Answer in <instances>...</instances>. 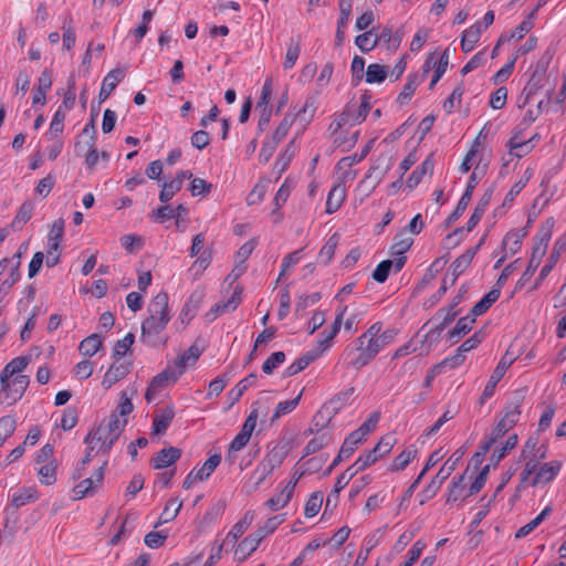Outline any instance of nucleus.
I'll return each instance as SVG.
<instances>
[{
  "instance_id": "f257e3e1",
  "label": "nucleus",
  "mask_w": 566,
  "mask_h": 566,
  "mask_svg": "<svg viewBox=\"0 0 566 566\" xmlns=\"http://www.w3.org/2000/svg\"><path fill=\"white\" fill-rule=\"evenodd\" d=\"M149 316L142 323L140 339L143 343L156 346L163 343L160 334L165 331L169 316L168 294L158 293L148 306Z\"/></svg>"
},
{
  "instance_id": "f03ea898",
  "label": "nucleus",
  "mask_w": 566,
  "mask_h": 566,
  "mask_svg": "<svg viewBox=\"0 0 566 566\" xmlns=\"http://www.w3.org/2000/svg\"><path fill=\"white\" fill-rule=\"evenodd\" d=\"M126 424L127 419H119L117 413L114 412L107 422H102L94 431L87 434V440L90 442L96 439L102 441L99 450L103 453H107L122 434Z\"/></svg>"
},
{
  "instance_id": "7ed1b4c3",
  "label": "nucleus",
  "mask_w": 566,
  "mask_h": 566,
  "mask_svg": "<svg viewBox=\"0 0 566 566\" xmlns=\"http://www.w3.org/2000/svg\"><path fill=\"white\" fill-rule=\"evenodd\" d=\"M382 324L380 322L374 323L364 334H361L357 342L360 345H366L376 355L389 343L394 340L397 335V331L388 328L381 332Z\"/></svg>"
},
{
  "instance_id": "20e7f679",
  "label": "nucleus",
  "mask_w": 566,
  "mask_h": 566,
  "mask_svg": "<svg viewBox=\"0 0 566 566\" xmlns=\"http://www.w3.org/2000/svg\"><path fill=\"white\" fill-rule=\"evenodd\" d=\"M29 384L30 378L27 375H18L14 378L4 379V381L0 376V403L11 406L19 401Z\"/></svg>"
},
{
  "instance_id": "39448f33",
  "label": "nucleus",
  "mask_w": 566,
  "mask_h": 566,
  "mask_svg": "<svg viewBox=\"0 0 566 566\" xmlns=\"http://www.w3.org/2000/svg\"><path fill=\"white\" fill-rule=\"evenodd\" d=\"M522 401L523 398L521 396H516L512 401H510L506 405L503 417L491 431V433L495 438H502L510 429H512L517 423L521 416Z\"/></svg>"
},
{
  "instance_id": "423d86ee",
  "label": "nucleus",
  "mask_w": 566,
  "mask_h": 566,
  "mask_svg": "<svg viewBox=\"0 0 566 566\" xmlns=\"http://www.w3.org/2000/svg\"><path fill=\"white\" fill-rule=\"evenodd\" d=\"M484 172H485L484 167H480V165L475 166L473 172L471 174V176L469 178V181L467 184L464 192L462 193L455 209L453 210V212L449 216V218L447 220V222L449 224L457 221L463 214L468 205L471 201L473 190L479 182V179H480L479 175L483 176Z\"/></svg>"
},
{
  "instance_id": "0eeeda50",
  "label": "nucleus",
  "mask_w": 566,
  "mask_h": 566,
  "mask_svg": "<svg viewBox=\"0 0 566 566\" xmlns=\"http://www.w3.org/2000/svg\"><path fill=\"white\" fill-rule=\"evenodd\" d=\"M394 165V157L389 154H381L376 159L375 164L368 169L364 182H370L374 189L388 174Z\"/></svg>"
},
{
  "instance_id": "6e6552de",
  "label": "nucleus",
  "mask_w": 566,
  "mask_h": 566,
  "mask_svg": "<svg viewBox=\"0 0 566 566\" xmlns=\"http://www.w3.org/2000/svg\"><path fill=\"white\" fill-rule=\"evenodd\" d=\"M107 462L105 461L99 468L94 471L91 478L82 480L73 488L74 499L81 500L87 495H92L99 488L104 480V473Z\"/></svg>"
},
{
  "instance_id": "1a4fd4ad",
  "label": "nucleus",
  "mask_w": 566,
  "mask_h": 566,
  "mask_svg": "<svg viewBox=\"0 0 566 566\" xmlns=\"http://www.w3.org/2000/svg\"><path fill=\"white\" fill-rule=\"evenodd\" d=\"M513 361L514 358L510 357L507 353L501 358L495 369L493 370L486 386L484 387V390L480 397V405H483L488 399H490L494 395L496 385L503 378L507 368L513 364Z\"/></svg>"
},
{
  "instance_id": "9d476101",
  "label": "nucleus",
  "mask_w": 566,
  "mask_h": 566,
  "mask_svg": "<svg viewBox=\"0 0 566 566\" xmlns=\"http://www.w3.org/2000/svg\"><path fill=\"white\" fill-rule=\"evenodd\" d=\"M346 310H347V306H344L336 314L335 321H334L333 325L331 326V328L329 329H324L319 334L318 349L315 350L314 353H319V356H321L331 346L332 340L334 339V337L337 335V333L340 329V326H342V323H343V318H344V314H345Z\"/></svg>"
},
{
  "instance_id": "9b49d317",
  "label": "nucleus",
  "mask_w": 566,
  "mask_h": 566,
  "mask_svg": "<svg viewBox=\"0 0 566 566\" xmlns=\"http://www.w3.org/2000/svg\"><path fill=\"white\" fill-rule=\"evenodd\" d=\"M132 368L130 363L125 361H114L108 370L105 373L104 378L102 380V385L105 389H109L113 385H115L117 381L125 378Z\"/></svg>"
},
{
  "instance_id": "f8f14e48",
  "label": "nucleus",
  "mask_w": 566,
  "mask_h": 566,
  "mask_svg": "<svg viewBox=\"0 0 566 566\" xmlns=\"http://www.w3.org/2000/svg\"><path fill=\"white\" fill-rule=\"evenodd\" d=\"M458 315V311H455L454 305H449L448 308H442L437 312L433 317V321L440 319L439 324H437L432 329L428 332L426 338H438L441 332L454 321Z\"/></svg>"
},
{
  "instance_id": "ddd939ff",
  "label": "nucleus",
  "mask_w": 566,
  "mask_h": 566,
  "mask_svg": "<svg viewBox=\"0 0 566 566\" xmlns=\"http://www.w3.org/2000/svg\"><path fill=\"white\" fill-rule=\"evenodd\" d=\"M564 252H566V233L556 240L547 263L541 269L536 285L549 274Z\"/></svg>"
},
{
  "instance_id": "4468645a",
  "label": "nucleus",
  "mask_w": 566,
  "mask_h": 566,
  "mask_svg": "<svg viewBox=\"0 0 566 566\" xmlns=\"http://www.w3.org/2000/svg\"><path fill=\"white\" fill-rule=\"evenodd\" d=\"M125 73L122 69H114L109 71L103 80L102 87L98 94L99 103L105 102L111 93L115 90L117 84L122 82Z\"/></svg>"
},
{
  "instance_id": "2eb2a0df",
  "label": "nucleus",
  "mask_w": 566,
  "mask_h": 566,
  "mask_svg": "<svg viewBox=\"0 0 566 566\" xmlns=\"http://www.w3.org/2000/svg\"><path fill=\"white\" fill-rule=\"evenodd\" d=\"M180 457L181 450L179 448H164L153 458V467L154 469H165L177 462Z\"/></svg>"
},
{
  "instance_id": "dca6fc26",
  "label": "nucleus",
  "mask_w": 566,
  "mask_h": 566,
  "mask_svg": "<svg viewBox=\"0 0 566 566\" xmlns=\"http://www.w3.org/2000/svg\"><path fill=\"white\" fill-rule=\"evenodd\" d=\"M560 468L562 463L559 461L544 463L535 474L532 485L534 486L536 484H546L551 482L558 474Z\"/></svg>"
},
{
  "instance_id": "f3484780",
  "label": "nucleus",
  "mask_w": 566,
  "mask_h": 566,
  "mask_svg": "<svg viewBox=\"0 0 566 566\" xmlns=\"http://www.w3.org/2000/svg\"><path fill=\"white\" fill-rule=\"evenodd\" d=\"M201 354L202 352L197 345H191L171 366L175 370H179L181 376L188 366H193L197 363Z\"/></svg>"
},
{
  "instance_id": "a211bd4d",
  "label": "nucleus",
  "mask_w": 566,
  "mask_h": 566,
  "mask_svg": "<svg viewBox=\"0 0 566 566\" xmlns=\"http://www.w3.org/2000/svg\"><path fill=\"white\" fill-rule=\"evenodd\" d=\"M180 377V371L169 365L161 373L156 375L150 381V390H157L158 392L167 387L168 382H176Z\"/></svg>"
},
{
  "instance_id": "6ab92c4d",
  "label": "nucleus",
  "mask_w": 566,
  "mask_h": 566,
  "mask_svg": "<svg viewBox=\"0 0 566 566\" xmlns=\"http://www.w3.org/2000/svg\"><path fill=\"white\" fill-rule=\"evenodd\" d=\"M478 251L479 245L472 247L453 261L451 284H454L457 277L468 269Z\"/></svg>"
},
{
  "instance_id": "aec40b11",
  "label": "nucleus",
  "mask_w": 566,
  "mask_h": 566,
  "mask_svg": "<svg viewBox=\"0 0 566 566\" xmlns=\"http://www.w3.org/2000/svg\"><path fill=\"white\" fill-rule=\"evenodd\" d=\"M174 417L175 411L169 407L156 412L153 418V434H164L170 426Z\"/></svg>"
},
{
  "instance_id": "412c9836",
  "label": "nucleus",
  "mask_w": 566,
  "mask_h": 566,
  "mask_svg": "<svg viewBox=\"0 0 566 566\" xmlns=\"http://www.w3.org/2000/svg\"><path fill=\"white\" fill-rule=\"evenodd\" d=\"M482 33V24L474 23L469 29L464 30L461 38V49L464 53L471 52L475 44L479 42Z\"/></svg>"
},
{
  "instance_id": "4be33fe9",
  "label": "nucleus",
  "mask_w": 566,
  "mask_h": 566,
  "mask_svg": "<svg viewBox=\"0 0 566 566\" xmlns=\"http://www.w3.org/2000/svg\"><path fill=\"white\" fill-rule=\"evenodd\" d=\"M258 375L252 373L245 378L241 379L229 392L228 398L230 400L229 408L240 400L242 395L253 385H255Z\"/></svg>"
},
{
  "instance_id": "5701e85b",
  "label": "nucleus",
  "mask_w": 566,
  "mask_h": 566,
  "mask_svg": "<svg viewBox=\"0 0 566 566\" xmlns=\"http://www.w3.org/2000/svg\"><path fill=\"white\" fill-rule=\"evenodd\" d=\"M493 190L488 189L481 199L479 200L478 205L474 208L473 213L471 214L468 223H467V231H472L473 228L479 223V221L482 219L486 207L489 206L491 198H492Z\"/></svg>"
},
{
  "instance_id": "b1692460",
  "label": "nucleus",
  "mask_w": 566,
  "mask_h": 566,
  "mask_svg": "<svg viewBox=\"0 0 566 566\" xmlns=\"http://www.w3.org/2000/svg\"><path fill=\"white\" fill-rule=\"evenodd\" d=\"M296 482H289L287 485L275 496L266 501V505L272 511H277L287 505L293 496Z\"/></svg>"
},
{
  "instance_id": "393cba45",
  "label": "nucleus",
  "mask_w": 566,
  "mask_h": 566,
  "mask_svg": "<svg viewBox=\"0 0 566 566\" xmlns=\"http://www.w3.org/2000/svg\"><path fill=\"white\" fill-rule=\"evenodd\" d=\"M500 289H492L472 308L471 314L476 318L484 314L500 297Z\"/></svg>"
},
{
  "instance_id": "a878e982",
  "label": "nucleus",
  "mask_w": 566,
  "mask_h": 566,
  "mask_svg": "<svg viewBox=\"0 0 566 566\" xmlns=\"http://www.w3.org/2000/svg\"><path fill=\"white\" fill-rule=\"evenodd\" d=\"M29 363L30 358L24 356L13 358L2 369L0 374V376H2V380L4 381L7 378H14L27 368Z\"/></svg>"
},
{
  "instance_id": "bb28decb",
  "label": "nucleus",
  "mask_w": 566,
  "mask_h": 566,
  "mask_svg": "<svg viewBox=\"0 0 566 566\" xmlns=\"http://www.w3.org/2000/svg\"><path fill=\"white\" fill-rule=\"evenodd\" d=\"M461 459V454L455 457V453L440 468L438 473L430 481L436 489L440 490L443 482L450 476L452 471L455 469L458 461Z\"/></svg>"
},
{
  "instance_id": "cd10ccee",
  "label": "nucleus",
  "mask_w": 566,
  "mask_h": 566,
  "mask_svg": "<svg viewBox=\"0 0 566 566\" xmlns=\"http://www.w3.org/2000/svg\"><path fill=\"white\" fill-rule=\"evenodd\" d=\"M358 473V471L352 464L348 467L336 480L334 489L328 494L326 499V506L331 504V497L335 496V500H338V495L340 491L349 483V481Z\"/></svg>"
},
{
  "instance_id": "c85d7f7f",
  "label": "nucleus",
  "mask_w": 566,
  "mask_h": 566,
  "mask_svg": "<svg viewBox=\"0 0 566 566\" xmlns=\"http://www.w3.org/2000/svg\"><path fill=\"white\" fill-rule=\"evenodd\" d=\"M474 322L475 317L471 313L464 317H461L457 322L455 326L451 331H449V338L453 343L458 342L462 336H464L472 329V325Z\"/></svg>"
},
{
  "instance_id": "c756f323",
  "label": "nucleus",
  "mask_w": 566,
  "mask_h": 566,
  "mask_svg": "<svg viewBox=\"0 0 566 566\" xmlns=\"http://www.w3.org/2000/svg\"><path fill=\"white\" fill-rule=\"evenodd\" d=\"M345 188L340 185L334 186L327 196L326 213L332 214L336 212L340 208L343 201L345 200Z\"/></svg>"
},
{
  "instance_id": "7c9ffc66",
  "label": "nucleus",
  "mask_w": 566,
  "mask_h": 566,
  "mask_svg": "<svg viewBox=\"0 0 566 566\" xmlns=\"http://www.w3.org/2000/svg\"><path fill=\"white\" fill-rule=\"evenodd\" d=\"M319 357V353L308 352L303 356L298 357L294 363H292L283 373L284 377L294 376L302 370H304L312 361Z\"/></svg>"
},
{
  "instance_id": "2f4dec72",
  "label": "nucleus",
  "mask_w": 566,
  "mask_h": 566,
  "mask_svg": "<svg viewBox=\"0 0 566 566\" xmlns=\"http://www.w3.org/2000/svg\"><path fill=\"white\" fill-rule=\"evenodd\" d=\"M546 82V76L533 72L532 76L530 77L527 84L523 90V94L525 95V103H530L534 98V96L539 92V90L544 88Z\"/></svg>"
},
{
  "instance_id": "473e14b6",
  "label": "nucleus",
  "mask_w": 566,
  "mask_h": 566,
  "mask_svg": "<svg viewBox=\"0 0 566 566\" xmlns=\"http://www.w3.org/2000/svg\"><path fill=\"white\" fill-rule=\"evenodd\" d=\"M432 170H433V160H432V155H431L426 160H423L422 164L411 172V175L407 179V187L410 189H413L421 182L423 176L428 172H432Z\"/></svg>"
},
{
  "instance_id": "72a5a7b5",
  "label": "nucleus",
  "mask_w": 566,
  "mask_h": 566,
  "mask_svg": "<svg viewBox=\"0 0 566 566\" xmlns=\"http://www.w3.org/2000/svg\"><path fill=\"white\" fill-rule=\"evenodd\" d=\"M292 188H293V182L290 181L289 179H286L283 182V185L280 187V189L277 190V192L274 197L273 203H274L275 208L272 211V214L275 216L274 222H276V223L282 220V214L279 213L277 211L286 202Z\"/></svg>"
},
{
  "instance_id": "f704fd0d",
  "label": "nucleus",
  "mask_w": 566,
  "mask_h": 566,
  "mask_svg": "<svg viewBox=\"0 0 566 566\" xmlns=\"http://www.w3.org/2000/svg\"><path fill=\"white\" fill-rule=\"evenodd\" d=\"M181 507H182L181 500H179L178 497L170 499L166 503V505L159 516V521L155 524V527H158L161 524L172 521L178 515Z\"/></svg>"
},
{
  "instance_id": "c9c22d12",
  "label": "nucleus",
  "mask_w": 566,
  "mask_h": 566,
  "mask_svg": "<svg viewBox=\"0 0 566 566\" xmlns=\"http://www.w3.org/2000/svg\"><path fill=\"white\" fill-rule=\"evenodd\" d=\"M361 442L349 433L344 440L337 457L333 460L332 467L338 465L344 459L349 458Z\"/></svg>"
},
{
  "instance_id": "e433bc0d",
  "label": "nucleus",
  "mask_w": 566,
  "mask_h": 566,
  "mask_svg": "<svg viewBox=\"0 0 566 566\" xmlns=\"http://www.w3.org/2000/svg\"><path fill=\"white\" fill-rule=\"evenodd\" d=\"M555 221L553 218H549L543 223L535 237V244L533 248H542L543 251H547L548 242L552 238L553 228H554Z\"/></svg>"
},
{
  "instance_id": "4c0bfd02",
  "label": "nucleus",
  "mask_w": 566,
  "mask_h": 566,
  "mask_svg": "<svg viewBox=\"0 0 566 566\" xmlns=\"http://www.w3.org/2000/svg\"><path fill=\"white\" fill-rule=\"evenodd\" d=\"M102 345V337L98 334H92L80 343L78 350L83 356L92 357L99 350Z\"/></svg>"
},
{
  "instance_id": "58836bf2",
  "label": "nucleus",
  "mask_w": 566,
  "mask_h": 566,
  "mask_svg": "<svg viewBox=\"0 0 566 566\" xmlns=\"http://www.w3.org/2000/svg\"><path fill=\"white\" fill-rule=\"evenodd\" d=\"M253 520L254 512L247 511L244 513V516L232 526L231 531L227 535V541L231 538L232 542H235L239 537L243 535V533L252 524Z\"/></svg>"
},
{
  "instance_id": "ea45409f",
  "label": "nucleus",
  "mask_w": 566,
  "mask_h": 566,
  "mask_svg": "<svg viewBox=\"0 0 566 566\" xmlns=\"http://www.w3.org/2000/svg\"><path fill=\"white\" fill-rule=\"evenodd\" d=\"M274 470V468L262 460L250 476V481L252 482L251 490L255 491L266 480V478L273 473Z\"/></svg>"
},
{
  "instance_id": "a19ab883",
  "label": "nucleus",
  "mask_w": 566,
  "mask_h": 566,
  "mask_svg": "<svg viewBox=\"0 0 566 566\" xmlns=\"http://www.w3.org/2000/svg\"><path fill=\"white\" fill-rule=\"evenodd\" d=\"M274 470V468L262 460L250 476V481L252 482L251 490L255 491L266 480V478L273 473Z\"/></svg>"
},
{
  "instance_id": "79ce46f5",
  "label": "nucleus",
  "mask_w": 566,
  "mask_h": 566,
  "mask_svg": "<svg viewBox=\"0 0 566 566\" xmlns=\"http://www.w3.org/2000/svg\"><path fill=\"white\" fill-rule=\"evenodd\" d=\"M274 470V468L262 460L250 476V481L252 482L251 490L255 491L266 480V478L273 473Z\"/></svg>"
},
{
  "instance_id": "37998d69",
  "label": "nucleus",
  "mask_w": 566,
  "mask_h": 566,
  "mask_svg": "<svg viewBox=\"0 0 566 566\" xmlns=\"http://www.w3.org/2000/svg\"><path fill=\"white\" fill-rule=\"evenodd\" d=\"M525 235L526 230L507 232L502 241L503 249L509 251L510 254H515L521 249Z\"/></svg>"
},
{
  "instance_id": "c03bdc74",
  "label": "nucleus",
  "mask_w": 566,
  "mask_h": 566,
  "mask_svg": "<svg viewBox=\"0 0 566 566\" xmlns=\"http://www.w3.org/2000/svg\"><path fill=\"white\" fill-rule=\"evenodd\" d=\"M338 242H339V235L338 233H333L326 241V243L323 245V248L321 249L319 253H318V261L323 264H328L334 254H335V250L338 245Z\"/></svg>"
},
{
  "instance_id": "a18cd8bd",
  "label": "nucleus",
  "mask_w": 566,
  "mask_h": 566,
  "mask_svg": "<svg viewBox=\"0 0 566 566\" xmlns=\"http://www.w3.org/2000/svg\"><path fill=\"white\" fill-rule=\"evenodd\" d=\"M379 413L378 412H373L369 418L363 423L359 426L358 429L354 430L353 432H350L353 434V437H355V439H358L360 442H363L366 437L373 432L379 421Z\"/></svg>"
},
{
  "instance_id": "49530a36",
  "label": "nucleus",
  "mask_w": 566,
  "mask_h": 566,
  "mask_svg": "<svg viewBox=\"0 0 566 566\" xmlns=\"http://www.w3.org/2000/svg\"><path fill=\"white\" fill-rule=\"evenodd\" d=\"M20 265L21 261H15V263H13V265L10 269L9 276L6 280H3L0 284L1 298L7 296L10 293L11 287L20 280Z\"/></svg>"
},
{
  "instance_id": "de8ad7c7",
  "label": "nucleus",
  "mask_w": 566,
  "mask_h": 566,
  "mask_svg": "<svg viewBox=\"0 0 566 566\" xmlns=\"http://www.w3.org/2000/svg\"><path fill=\"white\" fill-rule=\"evenodd\" d=\"M300 52H301V38L300 36L292 38L289 43L287 50H286L285 61L283 63L284 69H286V70L292 69L295 65V63L300 56Z\"/></svg>"
},
{
  "instance_id": "09e8293b",
  "label": "nucleus",
  "mask_w": 566,
  "mask_h": 566,
  "mask_svg": "<svg viewBox=\"0 0 566 566\" xmlns=\"http://www.w3.org/2000/svg\"><path fill=\"white\" fill-rule=\"evenodd\" d=\"M220 462H221V455L213 454L205 461V463L201 465L200 469H198V470L195 469V473L199 478V481L207 480L213 473V471L217 469V467L220 464Z\"/></svg>"
},
{
  "instance_id": "8fccbe9b",
  "label": "nucleus",
  "mask_w": 566,
  "mask_h": 566,
  "mask_svg": "<svg viewBox=\"0 0 566 566\" xmlns=\"http://www.w3.org/2000/svg\"><path fill=\"white\" fill-rule=\"evenodd\" d=\"M419 84H420L419 75L416 73L409 74L407 77V83L403 85L402 91L398 95L397 101L401 105L405 104L407 101H409L411 98V96L413 95V93Z\"/></svg>"
},
{
  "instance_id": "3c124183",
  "label": "nucleus",
  "mask_w": 566,
  "mask_h": 566,
  "mask_svg": "<svg viewBox=\"0 0 566 566\" xmlns=\"http://www.w3.org/2000/svg\"><path fill=\"white\" fill-rule=\"evenodd\" d=\"M388 74V67L381 64H369L366 71L367 83H381L386 80Z\"/></svg>"
},
{
  "instance_id": "603ef678",
  "label": "nucleus",
  "mask_w": 566,
  "mask_h": 566,
  "mask_svg": "<svg viewBox=\"0 0 566 566\" xmlns=\"http://www.w3.org/2000/svg\"><path fill=\"white\" fill-rule=\"evenodd\" d=\"M551 513V507H545L535 518L520 527L515 533V538H522L533 532Z\"/></svg>"
},
{
  "instance_id": "864d4df0",
  "label": "nucleus",
  "mask_w": 566,
  "mask_h": 566,
  "mask_svg": "<svg viewBox=\"0 0 566 566\" xmlns=\"http://www.w3.org/2000/svg\"><path fill=\"white\" fill-rule=\"evenodd\" d=\"M396 443V438L392 434L384 436L379 442L374 447L370 452L376 457V459H380L388 454Z\"/></svg>"
},
{
  "instance_id": "5fc2aeb1",
  "label": "nucleus",
  "mask_w": 566,
  "mask_h": 566,
  "mask_svg": "<svg viewBox=\"0 0 566 566\" xmlns=\"http://www.w3.org/2000/svg\"><path fill=\"white\" fill-rule=\"evenodd\" d=\"M36 499L38 494L34 489H23L12 495L11 505L18 509L30 502H34Z\"/></svg>"
},
{
  "instance_id": "6e6d98bb",
  "label": "nucleus",
  "mask_w": 566,
  "mask_h": 566,
  "mask_svg": "<svg viewBox=\"0 0 566 566\" xmlns=\"http://www.w3.org/2000/svg\"><path fill=\"white\" fill-rule=\"evenodd\" d=\"M357 350H359L358 356L350 361L356 369L368 365L377 356L369 347L360 345V343H358Z\"/></svg>"
},
{
  "instance_id": "4d7b16f0",
  "label": "nucleus",
  "mask_w": 566,
  "mask_h": 566,
  "mask_svg": "<svg viewBox=\"0 0 566 566\" xmlns=\"http://www.w3.org/2000/svg\"><path fill=\"white\" fill-rule=\"evenodd\" d=\"M64 233V220L57 219L54 221L49 233V247L57 251Z\"/></svg>"
},
{
  "instance_id": "13d9d810",
  "label": "nucleus",
  "mask_w": 566,
  "mask_h": 566,
  "mask_svg": "<svg viewBox=\"0 0 566 566\" xmlns=\"http://www.w3.org/2000/svg\"><path fill=\"white\" fill-rule=\"evenodd\" d=\"M327 458V454H321L303 462L301 464L302 471L300 472V476H303L304 474H312L321 470Z\"/></svg>"
},
{
  "instance_id": "bf43d9fd",
  "label": "nucleus",
  "mask_w": 566,
  "mask_h": 566,
  "mask_svg": "<svg viewBox=\"0 0 566 566\" xmlns=\"http://www.w3.org/2000/svg\"><path fill=\"white\" fill-rule=\"evenodd\" d=\"M17 428V421L11 416H3L0 418V447L10 438Z\"/></svg>"
},
{
  "instance_id": "052dcab7",
  "label": "nucleus",
  "mask_w": 566,
  "mask_h": 566,
  "mask_svg": "<svg viewBox=\"0 0 566 566\" xmlns=\"http://www.w3.org/2000/svg\"><path fill=\"white\" fill-rule=\"evenodd\" d=\"M202 298L203 292L195 291L185 304L181 314L184 316H189L190 318L193 317L202 302Z\"/></svg>"
},
{
  "instance_id": "680f3d73",
  "label": "nucleus",
  "mask_w": 566,
  "mask_h": 566,
  "mask_svg": "<svg viewBox=\"0 0 566 566\" xmlns=\"http://www.w3.org/2000/svg\"><path fill=\"white\" fill-rule=\"evenodd\" d=\"M416 452V450L405 449L394 459L390 470L395 472L402 471L412 461Z\"/></svg>"
},
{
  "instance_id": "e2e57ef3",
  "label": "nucleus",
  "mask_w": 566,
  "mask_h": 566,
  "mask_svg": "<svg viewBox=\"0 0 566 566\" xmlns=\"http://www.w3.org/2000/svg\"><path fill=\"white\" fill-rule=\"evenodd\" d=\"M331 441V437L327 433H321L311 439L304 450V457L315 453L326 447Z\"/></svg>"
},
{
  "instance_id": "0e129e2a",
  "label": "nucleus",
  "mask_w": 566,
  "mask_h": 566,
  "mask_svg": "<svg viewBox=\"0 0 566 566\" xmlns=\"http://www.w3.org/2000/svg\"><path fill=\"white\" fill-rule=\"evenodd\" d=\"M56 468L55 461H50L39 469V475L43 484L51 485L56 481Z\"/></svg>"
},
{
  "instance_id": "69168bd1",
  "label": "nucleus",
  "mask_w": 566,
  "mask_h": 566,
  "mask_svg": "<svg viewBox=\"0 0 566 566\" xmlns=\"http://www.w3.org/2000/svg\"><path fill=\"white\" fill-rule=\"evenodd\" d=\"M181 186L179 179H172L169 182L163 184V189L159 193V200L164 203L168 202L174 196L180 191Z\"/></svg>"
},
{
  "instance_id": "338daca9",
  "label": "nucleus",
  "mask_w": 566,
  "mask_h": 566,
  "mask_svg": "<svg viewBox=\"0 0 566 566\" xmlns=\"http://www.w3.org/2000/svg\"><path fill=\"white\" fill-rule=\"evenodd\" d=\"M323 495L321 492H314L307 500L304 509L306 517H314L321 510Z\"/></svg>"
},
{
  "instance_id": "774afa93",
  "label": "nucleus",
  "mask_w": 566,
  "mask_h": 566,
  "mask_svg": "<svg viewBox=\"0 0 566 566\" xmlns=\"http://www.w3.org/2000/svg\"><path fill=\"white\" fill-rule=\"evenodd\" d=\"M33 209H34V205L31 201H24L21 205V207L12 222V227H21L22 224L28 222L32 217Z\"/></svg>"
}]
</instances>
